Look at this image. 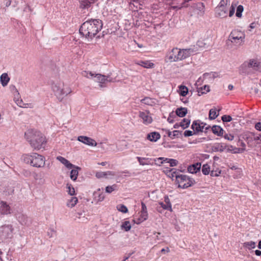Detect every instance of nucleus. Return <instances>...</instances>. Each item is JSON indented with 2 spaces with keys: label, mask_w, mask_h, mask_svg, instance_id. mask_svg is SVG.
I'll return each mask as SVG.
<instances>
[{
  "label": "nucleus",
  "mask_w": 261,
  "mask_h": 261,
  "mask_svg": "<svg viewBox=\"0 0 261 261\" xmlns=\"http://www.w3.org/2000/svg\"><path fill=\"white\" fill-rule=\"evenodd\" d=\"M189 93V89L185 86L180 85V96H186Z\"/></svg>",
  "instance_id": "40"
},
{
  "label": "nucleus",
  "mask_w": 261,
  "mask_h": 261,
  "mask_svg": "<svg viewBox=\"0 0 261 261\" xmlns=\"http://www.w3.org/2000/svg\"><path fill=\"white\" fill-rule=\"evenodd\" d=\"M138 64L140 66H141L144 68H152L154 66V64L153 63H151L148 61H140L138 63Z\"/></svg>",
  "instance_id": "31"
},
{
  "label": "nucleus",
  "mask_w": 261,
  "mask_h": 261,
  "mask_svg": "<svg viewBox=\"0 0 261 261\" xmlns=\"http://www.w3.org/2000/svg\"><path fill=\"white\" fill-rule=\"evenodd\" d=\"M85 73L87 74L84 75V76H87L88 78H90V76L93 77L94 76V77L96 78L95 81L100 84V87H102V84H105L107 82H114L115 81V79L111 77L109 75L108 76H105L100 74H96L94 75V74L92 73L91 72H89V73H86V72Z\"/></svg>",
  "instance_id": "6"
},
{
  "label": "nucleus",
  "mask_w": 261,
  "mask_h": 261,
  "mask_svg": "<svg viewBox=\"0 0 261 261\" xmlns=\"http://www.w3.org/2000/svg\"><path fill=\"white\" fill-rule=\"evenodd\" d=\"M50 85L55 95L60 101H62L64 97L71 92V89L65 86L64 83L60 80L50 81Z\"/></svg>",
  "instance_id": "3"
},
{
  "label": "nucleus",
  "mask_w": 261,
  "mask_h": 261,
  "mask_svg": "<svg viewBox=\"0 0 261 261\" xmlns=\"http://www.w3.org/2000/svg\"><path fill=\"white\" fill-rule=\"evenodd\" d=\"M219 114L217 112L216 109H212L210 110L209 112V118L210 119H216Z\"/></svg>",
  "instance_id": "39"
},
{
  "label": "nucleus",
  "mask_w": 261,
  "mask_h": 261,
  "mask_svg": "<svg viewBox=\"0 0 261 261\" xmlns=\"http://www.w3.org/2000/svg\"><path fill=\"white\" fill-rule=\"evenodd\" d=\"M162 208L164 210H169L171 209V205L170 203L166 204L163 202H159V205L157 206V210L161 212V208Z\"/></svg>",
  "instance_id": "27"
},
{
  "label": "nucleus",
  "mask_w": 261,
  "mask_h": 261,
  "mask_svg": "<svg viewBox=\"0 0 261 261\" xmlns=\"http://www.w3.org/2000/svg\"><path fill=\"white\" fill-rule=\"evenodd\" d=\"M197 45L200 48H207L210 45V42L208 39L205 40H198L197 42Z\"/></svg>",
  "instance_id": "29"
},
{
  "label": "nucleus",
  "mask_w": 261,
  "mask_h": 261,
  "mask_svg": "<svg viewBox=\"0 0 261 261\" xmlns=\"http://www.w3.org/2000/svg\"><path fill=\"white\" fill-rule=\"evenodd\" d=\"M190 123V120L189 118H184L180 121V127L185 129L189 127Z\"/></svg>",
  "instance_id": "38"
},
{
  "label": "nucleus",
  "mask_w": 261,
  "mask_h": 261,
  "mask_svg": "<svg viewBox=\"0 0 261 261\" xmlns=\"http://www.w3.org/2000/svg\"><path fill=\"white\" fill-rule=\"evenodd\" d=\"M23 175L25 176H29L31 175V172L29 171L24 170L23 171Z\"/></svg>",
  "instance_id": "60"
},
{
  "label": "nucleus",
  "mask_w": 261,
  "mask_h": 261,
  "mask_svg": "<svg viewBox=\"0 0 261 261\" xmlns=\"http://www.w3.org/2000/svg\"><path fill=\"white\" fill-rule=\"evenodd\" d=\"M141 102L149 106H153L155 103L154 99L148 97H145L144 98L141 99Z\"/></svg>",
  "instance_id": "30"
},
{
  "label": "nucleus",
  "mask_w": 261,
  "mask_h": 261,
  "mask_svg": "<svg viewBox=\"0 0 261 261\" xmlns=\"http://www.w3.org/2000/svg\"><path fill=\"white\" fill-rule=\"evenodd\" d=\"M173 128H171V130H172ZM168 136L171 138V139H174L175 138H178L179 134V130H169L168 131Z\"/></svg>",
  "instance_id": "33"
},
{
  "label": "nucleus",
  "mask_w": 261,
  "mask_h": 261,
  "mask_svg": "<svg viewBox=\"0 0 261 261\" xmlns=\"http://www.w3.org/2000/svg\"><path fill=\"white\" fill-rule=\"evenodd\" d=\"M148 218V213L147 210V207L145 205V204L142 202H141V215H140V218L138 219L139 222H137L138 223H139L140 222H142Z\"/></svg>",
  "instance_id": "14"
},
{
  "label": "nucleus",
  "mask_w": 261,
  "mask_h": 261,
  "mask_svg": "<svg viewBox=\"0 0 261 261\" xmlns=\"http://www.w3.org/2000/svg\"><path fill=\"white\" fill-rule=\"evenodd\" d=\"M139 117L142 119V122L144 124L147 125L151 123L152 119L148 112H140Z\"/></svg>",
  "instance_id": "13"
},
{
  "label": "nucleus",
  "mask_w": 261,
  "mask_h": 261,
  "mask_svg": "<svg viewBox=\"0 0 261 261\" xmlns=\"http://www.w3.org/2000/svg\"><path fill=\"white\" fill-rule=\"evenodd\" d=\"M13 230L11 225L2 226L0 228V236L4 239L11 238L13 236Z\"/></svg>",
  "instance_id": "7"
},
{
  "label": "nucleus",
  "mask_w": 261,
  "mask_h": 261,
  "mask_svg": "<svg viewBox=\"0 0 261 261\" xmlns=\"http://www.w3.org/2000/svg\"><path fill=\"white\" fill-rule=\"evenodd\" d=\"M105 174L106 178H108L109 176H114L115 175V173L114 172L111 171L105 172Z\"/></svg>",
  "instance_id": "55"
},
{
  "label": "nucleus",
  "mask_w": 261,
  "mask_h": 261,
  "mask_svg": "<svg viewBox=\"0 0 261 261\" xmlns=\"http://www.w3.org/2000/svg\"><path fill=\"white\" fill-rule=\"evenodd\" d=\"M245 37V35L243 32L234 30L230 34L228 40L233 43L241 44L244 42Z\"/></svg>",
  "instance_id": "5"
},
{
  "label": "nucleus",
  "mask_w": 261,
  "mask_h": 261,
  "mask_svg": "<svg viewBox=\"0 0 261 261\" xmlns=\"http://www.w3.org/2000/svg\"><path fill=\"white\" fill-rule=\"evenodd\" d=\"M255 254L257 255V256H260L261 255V251L259 250H256L255 251Z\"/></svg>",
  "instance_id": "64"
},
{
  "label": "nucleus",
  "mask_w": 261,
  "mask_h": 261,
  "mask_svg": "<svg viewBox=\"0 0 261 261\" xmlns=\"http://www.w3.org/2000/svg\"><path fill=\"white\" fill-rule=\"evenodd\" d=\"M201 164L200 163H197L189 166L188 168V171L191 173H196L200 171Z\"/></svg>",
  "instance_id": "17"
},
{
  "label": "nucleus",
  "mask_w": 261,
  "mask_h": 261,
  "mask_svg": "<svg viewBox=\"0 0 261 261\" xmlns=\"http://www.w3.org/2000/svg\"><path fill=\"white\" fill-rule=\"evenodd\" d=\"M244 8L243 6L239 5L237 8L236 16L238 17H241L242 16V13L243 11Z\"/></svg>",
  "instance_id": "44"
},
{
  "label": "nucleus",
  "mask_w": 261,
  "mask_h": 261,
  "mask_svg": "<svg viewBox=\"0 0 261 261\" xmlns=\"http://www.w3.org/2000/svg\"><path fill=\"white\" fill-rule=\"evenodd\" d=\"M255 128L256 130L261 131V122H257L255 125Z\"/></svg>",
  "instance_id": "58"
},
{
  "label": "nucleus",
  "mask_w": 261,
  "mask_h": 261,
  "mask_svg": "<svg viewBox=\"0 0 261 261\" xmlns=\"http://www.w3.org/2000/svg\"><path fill=\"white\" fill-rule=\"evenodd\" d=\"M184 1L183 3H180V8L181 7H188L189 6V4H188L191 0H182Z\"/></svg>",
  "instance_id": "54"
},
{
  "label": "nucleus",
  "mask_w": 261,
  "mask_h": 261,
  "mask_svg": "<svg viewBox=\"0 0 261 261\" xmlns=\"http://www.w3.org/2000/svg\"><path fill=\"white\" fill-rule=\"evenodd\" d=\"M210 91V87L207 85H204L203 87L198 89V94L199 96H201L203 94H205Z\"/></svg>",
  "instance_id": "34"
},
{
  "label": "nucleus",
  "mask_w": 261,
  "mask_h": 261,
  "mask_svg": "<svg viewBox=\"0 0 261 261\" xmlns=\"http://www.w3.org/2000/svg\"><path fill=\"white\" fill-rule=\"evenodd\" d=\"M9 88H10V91L14 94V96H18L19 95V93L17 89V88H16V87L13 85H11L9 87Z\"/></svg>",
  "instance_id": "47"
},
{
  "label": "nucleus",
  "mask_w": 261,
  "mask_h": 261,
  "mask_svg": "<svg viewBox=\"0 0 261 261\" xmlns=\"http://www.w3.org/2000/svg\"><path fill=\"white\" fill-rule=\"evenodd\" d=\"M169 251V248L167 247L166 249L165 248H163L161 250V252L162 253H165V252H168Z\"/></svg>",
  "instance_id": "63"
},
{
  "label": "nucleus",
  "mask_w": 261,
  "mask_h": 261,
  "mask_svg": "<svg viewBox=\"0 0 261 261\" xmlns=\"http://www.w3.org/2000/svg\"><path fill=\"white\" fill-rule=\"evenodd\" d=\"M193 134V132L189 130H187L184 132V136L185 137H189L192 136Z\"/></svg>",
  "instance_id": "56"
},
{
  "label": "nucleus",
  "mask_w": 261,
  "mask_h": 261,
  "mask_svg": "<svg viewBox=\"0 0 261 261\" xmlns=\"http://www.w3.org/2000/svg\"><path fill=\"white\" fill-rule=\"evenodd\" d=\"M167 174L168 175L173 179L175 177L176 180L178 181V178H179V174L174 169L167 170Z\"/></svg>",
  "instance_id": "22"
},
{
  "label": "nucleus",
  "mask_w": 261,
  "mask_h": 261,
  "mask_svg": "<svg viewBox=\"0 0 261 261\" xmlns=\"http://www.w3.org/2000/svg\"><path fill=\"white\" fill-rule=\"evenodd\" d=\"M221 1L219 6L216 8V16L220 18H225L227 16V9Z\"/></svg>",
  "instance_id": "11"
},
{
  "label": "nucleus",
  "mask_w": 261,
  "mask_h": 261,
  "mask_svg": "<svg viewBox=\"0 0 261 261\" xmlns=\"http://www.w3.org/2000/svg\"><path fill=\"white\" fill-rule=\"evenodd\" d=\"M16 218L21 224H26L28 217L25 215L19 214L16 215Z\"/></svg>",
  "instance_id": "35"
},
{
  "label": "nucleus",
  "mask_w": 261,
  "mask_h": 261,
  "mask_svg": "<svg viewBox=\"0 0 261 261\" xmlns=\"http://www.w3.org/2000/svg\"><path fill=\"white\" fill-rule=\"evenodd\" d=\"M256 24L254 22L251 23L250 25L249 28H250V30H249L250 31H251V29H254L255 27Z\"/></svg>",
  "instance_id": "62"
},
{
  "label": "nucleus",
  "mask_w": 261,
  "mask_h": 261,
  "mask_svg": "<svg viewBox=\"0 0 261 261\" xmlns=\"http://www.w3.org/2000/svg\"><path fill=\"white\" fill-rule=\"evenodd\" d=\"M96 177L100 178L102 177H106L105 172H98L96 173Z\"/></svg>",
  "instance_id": "52"
},
{
  "label": "nucleus",
  "mask_w": 261,
  "mask_h": 261,
  "mask_svg": "<svg viewBox=\"0 0 261 261\" xmlns=\"http://www.w3.org/2000/svg\"><path fill=\"white\" fill-rule=\"evenodd\" d=\"M137 159L139 162L140 165H151V164L149 163V161L151 160L150 159L146 158H141L139 156L137 157Z\"/></svg>",
  "instance_id": "26"
},
{
  "label": "nucleus",
  "mask_w": 261,
  "mask_h": 261,
  "mask_svg": "<svg viewBox=\"0 0 261 261\" xmlns=\"http://www.w3.org/2000/svg\"><path fill=\"white\" fill-rule=\"evenodd\" d=\"M67 188L68 189L67 192L69 194H70V195H73L75 194L74 189L71 184H67Z\"/></svg>",
  "instance_id": "45"
},
{
  "label": "nucleus",
  "mask_w": 261,
  "mask_h": 261,
  "mask_svg": "<svg viewBox=\"0 0 261 261\" xmlns=\"http://www.w3.org/2000/svg\"><path fill=\"white\" fill-rule=\"evenodd\" d=\"M77 201H78V200L76 197H72L67 202V206L69 207H73L77 203Z\"/></svg>",
  "instance_id": "36"
},
{
  "label": "nucleus",
  "mask_w": 261,
  "mask_h": 261,
  "mask_svg": "<svg viewBox=\"0 0 261 261\" xmlns=\"http://www.w3.org/2000/svg\"><path fill=\"white\" fill-rule=\"evenodd\" d=\"M179 56V49L176 47L172 49L167 55L165 61L167 62H173L178 61Z\"/></svg>",
  "instance_id": "8"
},
{
  "label": "nucleus",
  "mask_w": 261,
  "mask_h": 261,
  "mask_svg": "<svg viewBox=\"0 0 261 261\" xmlns=\"http://www.w3.org/2000/svg\"><path fill=\"white\" fill-rule=\"evenodd\" d=\"M222 120L223 122H230L232 118L229 115H223L222 117Z\"/></svg>",
  "instance_id": "49"
},
{
  "label": "nucleus",
  "mask_w": 261,
  "mask_h": 261,
  "mask_svg": "<svg viewBox=\"0 0 261 261\" xmlns=\"http://www.w3.org/2000/svg\"><path fill=\"white\" fill-rule=\"evenodd\" d=\"M205 125L203 123H200L195 121L193 122L191 127L196 132H203Z\"/></svg>",
  "instance_id": "19"
},
{
  "label": "nucleus",
  "mask_w": 261,
  "mask_h": 261,
  "mask_svg": "<svg viewBox=\"0 0 261 261\" xmlns=\"http://www.w3.org/2000/svg\"><path fill=\"white\" fill-rule=\"evenodd\" d=\"M98 197L99 198L98 200L99 201H102L105 198V196L102 194H99Z\"/></svg>",
  "instance_id": "61"
},
{
  "label": "nucleus",
  "mask_w": 261,
  "mask_h": 261,
  "mask_svg": "<svg viewBox=\"0 0 261 261\" xmlns=\"http://www.w3.org/2000/svg\"><path fill=\"white\" fill-rule=\"evenodd\" d=\"M258 64L256 61L250 60L249 62H245L240 67V70H243L246 67L251 68L253 67H257Z\"/></svg>",
  "instance_id": "18"
},
{
  "label": "nucleus",
  "mask_w": 261,
  "mask_h": 261,
  "mask_svg": "<svg viewBox=\"0 0 261 261\" xmlns=\"http://www.w3.org/2000/svg\"><path fill=\"white\" fill-rule=\"evenodd\" d=\"M203 76L204 79L213 80L218 76V74L216 72L205 73Z\"/></svg>",
  "instance_id": "32"
},
{
  "label": "nucleus",
  "mask_w": 261,
  "mask_h": 261,
  "mask_svg": "<svg viewBox=\"0 0 261 261\" xmlns=\"http://www.w3.org/2000/svg\"><path fill=\"white\" fill-rule=\"evenodd\" d=\"M188 113L187 108L180 107V117H183L186 116Z\"/></svg>",
  "instance_id": "50"
},
{
  "label": "nucleus",
  "mask_w": 261,
  "mask_h": 261,
  "mask_svg": "<svg viewBox=\"0 0 261 261\" xmlns=\"http://www.w3.org/2000/svg\"><path fill=\"white\" fill-rule=\"evenodd\" d=\"M116 187L117 186L115 184L113 185L112 186H107L106 188V192L108 193H111V192L115 190Z\"/></svg>",
  "instance_id": "48"
},
{
  "label": "nucleus",
  "mask_w": 261,
  "mask_h": 261,
  "mask_svg": "<svg viewBox=\"0 0 261 261\" xmlns=\"http://www.w3.org/2000/svg\"><path fill=\"white\" fill-rule=\"evenodd\" d=\"M154 162H155V164L159 165V166L161 164H163L165 163H168L170 164L171 167H173L176 166L178 164V161L174 159H170L166 158H158L154 159Z\"/></svg>",
  "instance_id": "10"
},
{
  "label": "nucleus",
  "mask_w": 261,
  "mask_h": 261,
  "mask_svg": "<svg viewBox=\"0 0 261 261\" xmlns=\"http://www.w3.org/2000/svg\"><path fill=\"white\" fill-rule=\"evenodd\" d=\"M0 214L2 215H7L10 214V207L5 201L0 202Z\"/></svg>",
  "instance_id": "16"
},
{
  "label": "nucleus",
  "mask_w": 261,
  "mask_h": 261,
  "mask_svg": "<svg viewBox=\"0 0 261 261\" xmlns=\"http://www.w3.org/2000/svg\"><path fill=\"white\" fill-rule=\"evenodd\" d=\"M102 22L100 19H91L84 22L80 29V33L88 39H92L101 30Z\"/></svg>",
  "instance_id": "1"
},
{
  "label": "nucleus",
  "mask_w": 261,
  "mask_h": 261,
  "mask_svg": "<svg viewBox=\"0 0 261 261\" xmlns=\"http://www.w3.org/2000/svg\"><path fill=\"white\" fill-rule=\"evenodd\" d=\"M22 159L25 163L37 168L43 167L45 164L44 156L37 153H34L31 155L24 154L22 155Z\"/></svg>",
  "instance_id": "4"
},
{
  "label": "nucleus",
  "mask_w": 261,
  "mask_h": 261,
  "mask_svg": "<svg viewBox=\"0 0 261 261\" xmlns=\"http://www.w3.org/2000/svg\"><path fill=\"white\" fill-rule=\"evenodd\" d=\"M234 11L235 8L232 5L229 10V16L231 17L234 14Z\"/></svg>",
  "instance_id": "57"
},
{
  "label": "nucleus",
  "mask_w": 261,
  "mask_h": 261,
  "mask_svg": "<svg viewBox=\"0 0 261 261\" xmlns=\"http://www.w3.org/2000/svg\"><path fill=\"white\" fill-rule=\"evenodd\" d=\"M196 9L199 11L200 14H203L204 12V5L202 3H198L196 5Z\"/></svg>",
  "instance_id": "41"
},
{
  "label": "nucleus",
  "mask_w": 261,
  "mask_h": 261,
  "mask_svg": "<svg viewBox=\"0 0 261 261\" xmlns=\"http://www.w3.org/2000/svg\"><path fill=\"white\" fill-rule=\"evenodd\" d=\"M57 159L68 169H71L73 167H74V165L70 163L69 161L61 156H57Z\"/></svg>",
  "instance_id": "20"
},
{
  "label": "nucleus",
  "mask_w": 261,
  "mask_h": 261,
  "mask_svg": "<svg viewBox=\"0 0 261 261\" xmlns=\"http://www.w3.org/2000/svg\"><path fill=\"white\" fill-rule=\"evenodd\" d=\"M25 138L36 150L44 148L46 141L43 134L37 130L29 129L24 134Z\"/></svg>",
  "instance_id": "2"
},
{
  "label": "nucleus",
  "mask_w": 261,
  "mask_h": 261,
  "mask_svg": "<svg viewBox=\"0 0 261 261\" xmlns=\"http://www.w3.org/2000/svg\"><path fill=\"white\" fill-rule=\"evenodd\" d=\"M74 168L75 169H72L70 171V178L73 180H75L77 178V175H78V170H80L81 168L80 167H76L74 166Z\"/></svg>",
  "instance_id": "28"
},
{
  "label": "nucleus",
  "mask_w": 261,
  "mask_h": 261,
  "mask_svg": "<svg viewBox=\"0 0 261 261\" xmlns=\"http://www.w3.org/2000/svg\"><path fill=\"white\" fill-rule=\"evenodd\" d=\"M216 148L220 151H223L225 149V147L222 145L220 144H218Z\"/></svg>",
  "instance_id": "59"
},
{
  "label": "nucleus",
  "mask_w": 261,
  "mask_h": 261,
  "mask_svg": "<svg viewBox=\"0 0 261 261\" xmlns=\"http://www.w3.org/2000/svg\"><path fill=\"white\" fill-rule=\"evenodd\" d=\"M121 227L122 228L124 229L125 231H128L131 228V225L129 221H126L122 223Z\"/></svg>",
  "instance_id": "42"
},
{
  "label": "nucleus",
  "mask_w": 261,
  "mask_h": 261,
  "mask_svg": "<svg viewBox=\"0 0 261 261\" xmlns=\"http://www.w3.org/2000/svg\"><path fill=\"white\" fill-rule=\"evenodd\" d=\"M56 231L54 230L53 229H49L48 231H47V236L49 238L54 237L56 235Z\"/></svg>",
  "instance_id": "51"
},
{
  "label": "nucleus",
  "mask_w": 261,
  "mask_h": 261,
  "mask_svg": "<svg viewBox=\"0 0 261 261\" xmlns=\"http://www.w3.org/2000/svg\"><path fill=\"white\" fill-rule=\"evenodd\" d=\"M256 243L253 241L247 242L243 243V247L249 250L255 248Z\"/></svg>",
  "instance_id": "37"
},
{
  "label": "nucleus",
  "mask_w": 261,
  "mask_h": 261,
  "mask_svg": "<svg viewBox=\"0 0 261 261\" xmlns=\"http://www.w3.org/2000/svg\"><path fill=\"white\" fill-rule=\"evenodd\" d=\"M210 168L208 165L204 164L202 168V172L204 175H207L210 173Z\"/></svg>",
  "instance_id": "43"
},
{
  "label": "nucleus",
  "mask_w": 261,
  "mask_h": 261,
  "mask_svg": "<svg viewBox=\"0 0 261 261\" xmlns=\"http://www.w3.org/2000/svg\"><path fill=\"white\" fill-rule=\"evenodd\" d=\"M195 184V180L186 175L180 174V188L186 189Z\"/></svg>",
  "instance_id": "9"
},
{
  "label": "nucleus",
  "mask_w": 261,
  "mask_h": 261,
  "mask_svg": "<svg viewBox=\"0 0 261 261\" xmlns=\"http://www.w3.org/2000/svg\"><path fill=\"white\" fill-rule=\"evenodd\" d=\"M197 51L195 48L189 49H180V60L184 59L189 57L192 54H194Z\"/></svg>",
  "instance_id": "15"
},
{
  "label": "nucleus",
  "mask_w": 261,
  "mask_h": 261,
  "mask_svg": "<svg viewBox=\"0 0 261 261\" xmlns=\"http://www.w3.org/2000/svg\"><path fill=\"white\" fill-rule=\"evenodd\" d=\"M117 209L119 211L122 212L123 213H126L127 212V208L123 204H119L117 206Z\"/></svg>",
  "instance_id": "46"
},
{
  "label": "nucleus",
  "mask_w": 261,
  "mask_h": 261,
  "mask_svg": "<svg viewBox=\"0 0 261 261\" xmlns=\"http://www.w3.org/2000/svg\"><path fill=\"white\" fill-rule=\"evenodd\" d=\"M147 138L151 142H156L160 138V135L156 132H152L147 135Z\"/></svg>",
  "instance_id": "23"
},
{
  "label": "nucleus",
  "mask_w": 261,
  "mask_h": 261,
  "mask_svg": "<svg viewBox=\"0 0 261 261\" xmlns=\"http://www.w3.org/2000/svg\"><path fill=\"white\" fill-rule=\"evenodd\" d=\"M177 116H179V108L176 109L175 113L172 112L170 113L167 120L169 123H173L174 122V119Z\"/></svg>",
  "instance_id": "24"
},
{
  "label": "nucleus",
  "mask_w": 261,
  "mask_h": 261,
  "mask_svg": "<svg viewBox=\"0 0 261 261\" xmlns=\"http://www.w3.org/2000/svg\"><path fill=\"white\" fill-rule=\"evenodd\" d=\"M77 140L88 146H96L97 145V143L94 139L87 136H79Z\"/></svg>",
  "instance_id": "12"
},
{
  "label": "nucleus",
  "mask_w": 261,
  "mask_h": 261,
  "mask_svg": "<svg viewBox=\"0 0 261 261\" xmlns=\"http://www.w3.org/2000/svg\"><path fill=\"white\" fill-rule=\"evenodd\" d=\"M224 138L225 139H227L229 141H231L233 139H234V136L231 134H226L224 136Z\"/></svg>",
  "instance_id": "53"
},
{
  "label": "nucleus",
  "mask_w": 261,
  "mask_h": 261,
  "mask_svg": "<svg viewBox=\"0 0 261 261\" xmlns=\"http://www.w3.org/2000/svg\"><path fill=\"white\" fill-rule=\"evenodd\" d=\"M10 77L7 73H3L0 76V82L3 87H6L10 81Z\"/></svg>",
  "instance_id": "21"
},
{
  "label": "nucleus",
  "mask_w": 261,
  "mask_h": 261,
  "mask_svg": "<svg viewBox=\"0 0 261 261\" xmlns=\"http://www.w3.org/2000/svg\"><path fill=\"white\" fill-rule=\"evenodd\" d=\"M212 130L213 133L218 136H222L223 134V129L218 125H214L212 127Z\"/></svg>",
  "instance_id": "25"
}]
</instances>
